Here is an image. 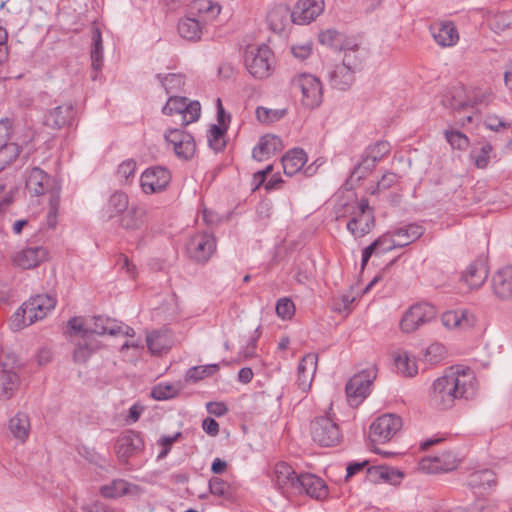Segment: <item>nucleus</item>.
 Returning <instances> with one entry per match:
<instances>
[{
	"instance_id": "obj_23",
	"label": "nucleus",
	"mask_w": 512,
	"mask_h": 512,
	"mask_svg": "<svg viewBox=\"0 0 512 512\" xmlns=\"http://www.w3.org/2000/svg\"><path fill=\"white\" fill-rule=\"evenodd\" d=\"M275 482L279 489L283 491L292 489L296 491L300 480V474L297 475L294 469L286 462H278L274 468Z\"/></svg>"
},
{
	"instance_id": "obj_24",
	"label": "nucleus",
	"mask_w": 512,
	"mask_h": 512,
	"mask_svg": "<svg viewBox=\"0 0 512 512\" xmlns=\"http://www.w3.org/2000/svg\"><path fill=\"white\" fill-rule=\"evenodd\" d=\"M488 277V268L485 261L477 259L472 262L462 275V280L471 289L480 288Z\"/></svg>"
},
{
	"instance_id": "obj_11",
	"label": "nucleus",
	"mask_w": 512,
	"mask_h": 512,
	"mask_svg": "<svg viewBox=\"0 0 512 512\" xmlns=\"http://www.w3.org/2000/svg\"><path fill=\"white\" fill-rule=\"evenodd\" d=\"M144 439L140 432L126 430L116 441L115 451L120 462L127 464L129 458L140 454L144 450Z\"/></svg>"
},
{
	"instance_id": "obj_26",
	"label": "nucleus",
	"mask_w": 512,
	"mask_h": 512,
	"mask_svg": "<svg viewBox=\"0 0 512 512\" xmlns=\"http://www.w3.org/2000/svg\"><path fill=\"white\" fill-rule=\"evenodd\" d=\"M146 210L141 206H131L119 216V226L127 231L138 230L145 221Z\"/></svg>"
},
{
	"instance_id": "obj_19",
	"label": "nucleus",
	"mask_w": 512,
	"mask_h": 512,
	"mask_svg": "<svg viewBox=\"0 0 512 512\" xmlns=\"http://www.w3.org/2000/svg\"><path fill=\"white\" fill-rule=\"evenodd\" d=\"M494 294L502 300L512 298V265L500 268L492 277Z\"/></svg>"
},
{
	"instance_id": "obj_54",
	"label": "nucleus",
	"mask_w": 512,
	"mask_h": 512,
	"mask_svg": "<svg viewBox=\"0 0 512 512\" xmlns=\"http://www.w3.org/2000/svg\"><path fill=\"white\" fill-rule=\"evenodd\" d=\"M375 166L376 162L364 153L361 161L354 167L350 177L357 181L365 179L373 171Z\"/></svg>"
},
{
	"instance_id": "obj_10",
	"label": "nucleus",
	"mask_w": 512,
	"mask_h": 512,
	"mask_svg": "<svg viewBox=\"0 0 512 512\" xmlns=\"http://www.w3.org/2000/svg\"><path fill=\"white\" fill-rule=\"evenodd\" d=\"M375 225L374 211L369 206L367 199H361L357 204V210L353 211L351 219L347 223V230L357 238L368 234Z\"/></svg>"
},
{
	"instance_id": "obj_2",
	"label": "nucleus",
	"mask_w": 512,
	"mask_h": 512,
	"mask_svg": "<svg viewBox=\"0 0 512 512\" xmlns=\"http://www.w3.org/2000/svg\"><path fill=\"white\" fill-rule=\"evenodd\" d=\"M25 188L32 197L49 195L45 224L47 228L55 229L61 204V182L40 167H33L26 172Z\"/></svg>"
},
{
	"instance_id": "obj_17",
	"label": "nucleus",
	"mask_w": 512,
	"mask_h": 512,
	"mask_svg": "<svg viewBox=\"0 0 512 512\" xmlns=\"http://www.w3.org/2000/svg\"><path fill=\"white\" fill-rule=\"evenodd\" d=\"M295 492L305 493L318 500L324 499L328 495V489L325 482L321 478L310 473L300 474V480Z\"/></svg>"
},
{
	"instance_id": "obj_42",
	"label": "nucleus",
	"mask_w": 512,
	"mask_h": 512,
	"mask_svg": "<svg viewBox=\"0 0 512 512\" xmlns=\"http://www.w3.org/2000/svg\"><path fill=\"white\" fill-rule=\"evenodd\" d=\"M19 376L12 370H0V397L9 399L19 387Z\"/></svg>"
},
{
	"instance_id": "obj_63",
	"label": "nucleus",
	"mask_w": 512,
	"mask_h": 512,
	"mask_svg": "<svg viewBox=\"0 0 512 512\" xmlns=\"http://www.w3.org/2000/svg\"><path fill=\"white\" fill-rule=\"evenodd\" d=\"M376 240H383V243L379 244L376 254H384L395 248H400L397 245V240L393 238L392 234L386 233L377 238Z\"/></svg>"
},
{
	"instance_id": "obj_6",
	"label": "nucleus",
	"mask_w": 512,
	"mask_h": 512,
	"mask_svg": "<svg viewBox=\"0 0 512 512\" xmlns=\"http://www.w3.org/2000/svg\"><path fill=\"white\" fill-rule=\"evenodd\" d=\"M436 315L437 309L434 305L418 302L405 311L400 321V329L404 333H413L435 319Z\"/></svg>"
},
{
	"instance_id": "obj_40",
	"label": "nucleus",
	"mask_w": 512,
	"mask_h": 512,
	"mask_svg": "<svg viewBox=\"0 0 512 512\" xmlns=\"http://www.w3.org/2000/svg\"><path fill=\"white\" fill-rule=\"evenodd\" d=\"M9 430L14 438L24 442L30 431V420L26 413L18 412L9 421Z\"/></svg>"
},
{
	"instance_id": "obj_5",
	"label": "nucleus",
	"mask_w": 512,
	"mask_h": 512,
	"mask_svg": "<svg viewBox=\"0 0 512 512\" xmlns=\"http://www.w3.org/2000/svg\"><path fill=\"white\" fill-rule=\"evenodd\" d=\"M292 88L302 94V104L310 109L322 103L323 88L319 78L309 73H301L293 77Z\"/></svg>"
},
{
	"instance_id": "obj_28",
	"label": "nucleus",
	"mask_w": 512,
	"mask_h": 512,
	"mask_svg": "<svg viewBox=\"0 0 512 512\" xmlns=\"http://www.w3.org/2000/svg\"><path fill=\"white\" fill-rule=\"evenodd\" d=\"M117 320L104 318L102 316H94L88 320V334L90 339H95L94 335H110L115 336L118 333Z\"/></svg>"
},
{
	"instance_id": "obj_55",
	"label": "nucleus",
	"mask_w": 512,
	"mask_h": 512,
	"mask_svg": "<svg viewBox=\"0 0 512 512\" xmlns=\"http://www.w3.org/2000/svg\"><path fill=\"white\" fill-rule=\"evenodd\" d=\"M44 125L52 129H61L64 125V116L62 112V106L58 105L53 109H50L43 121Z\"/></svg>"
},
{
	"instance_id": "obj_64",
	"label": "nucleus",
	"mask_w": 512,
	"mask_h": 512,
	"mask_svg": "<svg viewBox=\"0 0 512 512\" xmlns=\"http://www.w3.org/2000/svg\"><path fill=\"white\" fill-rule=\"evenodd\" d=\"M136 170V162L134 160L128 159L123 161L117 170V174L119 177L125 179L126 181L132 177Z\"/></svg>"
},
{
	"instance_id": "obj_27",
	"label": "nucleus",
	"mask_w": 512,
	"mask_h": 512,
	"mask_svg": "<svg viewBox=\"0 0 512 512\" xmlns=\"http://www.w3.org/2000/svg\"><path fill=\"white\" fill-rule=\"evenodd\" d=\"M434 40L442 47H451L457 44L459 34L452 22L441 23L432 27Z\"/></svg>"
},
{
	"instance_id": "obj_13",
	"label": "nucleus",
	"mask_w": 512,
	"mask_h": 512,
	"mask_svg": "<svg viewBox=\"0 0 512 512\" xmlns=\"http://www.w3.org/2000/svg\"><path fill=\"white\" fill-rule=\"evenodd\" d=\"M375 371H362L354 375L346 384V395L351 406H358L369 394L370 386L375 378Z\"/></svg>"
},
{
	"instance_id": "obj_39",
	"label": "nucleus",
	"mask_w": 512,
	"mask_h": 512,
	"mask_svg": "<svg viewBox=\"0 0 512 512\" xmlns=\"http://www.w3.org/2000/svg\"><path fill=\"white\" fill-rule=\"evenodd\" d=\"M291 12L286 5H276L271 8L267 14L270 28L275 32H281L289 18L291 19Z\"/></svg>"
},
{
	"instance_id": "obj_30",
	"label": "nucleus",
	"mask_w": 512,
	"mask_h": 512,
	"mask_svg": "<svg viewBox=\"0 0 512 512\" xmlns=\"http://www.w3.org/2000/svg\"><path fill=\"white\" fill-rule=\"evenodd\" d=\"M307 161V155L303 149L294 148L282 157L283 171L287 176L298 173Z\"/></svg>"
},
{
	"instance_id": "obj_50",
	"label": "nucleus",
	"mask_w": 512,
	"mask_h": 512,
	"mask_svg": "<svg viewBox=\"0 0 512 512\" xmlns=\"http://www.w3.org/2000/svg\"><path fill=\"white\" fill-rule=\"evenodd\" d=\"M156 77L160 81L167 94L177 92L183 87L185 83L184 76L182 74L170 73L165 76L157 74Z\"/></svg>"
},
{
	"instance_id": "obj_20",
	"label": "nucleus",
	"mask_w": 512,
	"mask_h": 512,
	"mask_svg": "<svg viewBox=\"0 0 512 512\" xmlns=\"http://www.w3.org/2000/svg\"><path fill=\"white\" fill-rule=\"evenodd\" d=\"M318 363V355L309 353L305 355L298 365L297 385L306 392L310 389Z\"/></svg>"
},
{
	"instance_id": "obj_31",
	"label": "nucleus",
	"mask_w": 512,
	"mask_h": 512,
	"mask_svg": "<svg viewBox=\"0 0 512 512\" xmlns=\"http://www.w3.org/2000/svg\"><path fill=\"white\" fill-rule=\"evenodd\" d=\"M281 147V139L276 135L263 136L258 145L254 147L252 156L257 161H263L275 154Z\"/></svg>"
},
{
	"instance_id": "obj_36",
	"label": "nucleus",
	"mask_w": 512,
	"mask_h": 512,
	"mask_svg": "<svg viewBox=\"0 0 512 512\" xmlns=\"http://www.w3.org/2000/svg\"><path fill=\"white\" fill-rule=\"evenodd\" d=\"M220 10L221 7L210 0H195L191 5V13L196 14L201 22L214 20Z\"/></svg>"
},
{
	"instance_id": "obj_7",
	"label": "nucleus",
	"mask_w": 512,
	"mask_h": 512,
	"mask_svg": "<svg viewBox=\"0 0 512 512\" xmlns=\"http://www.w3.org/2000/svg\"><path fill=\"white\" fill-rule=\"evenodd\" d=\"M310 434L312 440L322 447L335 446L342 439L338 424L328 416H320L312 420Z\"/></svg>"
},
{
	"instance_id": "obj_4",
	"label": "nucleus",
	"mask_w": 512,
	"mask_h": 512,
	"mask_svg": "<svg viewBox=\"0 0 512 512\" xmlns=\"http://www.w3.org/2000/svg\"><path fill=\"white\" fill-rule=\"evenodd\" d=\"M244 62L253 77L258 79L267 78L272 71L273 52L265 44L260 46L250 45L245 51Z\"/></svg>"
},
{
	"instance_id": "obj_33",
	"label": "nucleus",
	"mask_w": 512,
	"mask_h": 512,
	"mask_svg": "<svg viewBox=\"0 0 512 512\" xmlns=\"http://www.w3.org/2000/svg\"><path fill=\"white\" fill-rule=\"evenodd\" d=\"M91 35V65L95 72H99L103 67L104 56H103V41L100 29L93 25Z\"/></svg>"
},
{
	"instance_id": "obj_9",
	"label": "nucleus",
	"mask_w": 512,
	"mask_h": 512,
	"mask_svg": "<svg viewBox=\"0 0 512 512\" xmlns=\"http://www.w3.org/2000/svg\"><path fill=\"white\" fill-rule=\"evenodd\" d=\"M402 428V419L395 414H384L370 425L369 438L372 443L390 441Z\"/></svg>"
},
{
	"instance_id": "obj_25",
	"label": "nucleus",
	"mask_w": 512,
	"mask_h": 512,
	"mask_svg": "<svg viewBox=\"0 0 512 512\" xmlns=\"http://www.w3.org/2000/svg\"><path fill=\"white\" fill-rule=\"evenodd\" d=\"M164 138L170 145L179 141L183 142L182 145H184L185 151H181L180 154L184 155L185 160L192 158L194 155L196 150L195 140L188 132L177 128H170L166 130Z\"/></svg>"
},
{
	"instance_id": "obj_58",
	"label": "nucleus",
	"mask_w": 512,
	"mask_h": 512,
	"mask_svg": "<svg viewBox=\"0 0 512 512\" xmlns=\"http://www.w3.org/2000/svg\"><path fill=\"white\" fill-rule=\"evenodd\" d=\"M492 150V145L486 143L482 145L478 152H471V157L474 159V163L477 168L484 169L487 167L490 160V153L492 152Z\"/></svg>"
},
{
	"instance_id": "obj_29",
	"label": "nucleus",
	"mask_w": 512,
	"mask_h": 512,
	"mask_svg": "<svg viewBox=\"0 0 512 512\" xmlns=\"http://www.w3.org/2000/svg\"><path fill=\"white\" fill-rule=\"evenodd\" d=\"M319 42L322 45L328 46L334 50L342 51L345 47H352L354 39L349 38L341 32L334 29H327L322 31L318 36Z\"/></svg>"
},
{
	"instance_id": "obj_62",
	"label": "nucleus",
	"mask_w": 512,
	"mask_h": 512,
	"mask_svg": "<svg viewBox=\"0 0 512 512\" xmlns=\"http://www.w3.org/2000/svg\"><path fill=\"white\" fill-rule=\"evenodd\" d=\"M484 125L487 129L494 131V132L500 131L501 128L507 129L510 126V124L508 122L502 120L495 114L486 115L485 120H484Z\"/></svg>"
},
{
	"instance_id": "obj_48",
	"label": "nucleus",
	"mask_w": 512,
	"mask_h": 512,
	"mask_svg": "<svg viewBox=\"0 0 512 512\" xmlns=\"http://www.w3.org/2000/svg\"><path fill=\"white\" fill-rule=\"evenodd\" d=\"M394 362L398 371L405 376L412 377L418 372L415 359L410 358L406 352L398 354L394 358Z\"/></svg>"
},
{
	"instance_id": "obj_46",
	"label": "nucleus",
	"mask_w": 512,
	"mask_h": 512,
	"mask_svg": "<svg viewBox=\"0 0 512 512\" xmlns=\"http://www.w3.org/2000/svg\"><path fill=\"white\" fill-rule=\"evenodd\" d=\"M287 113L285 108L271 109L263 106L256 108L255 114L259 122L263 124H272L282 119Z\"/></svg>"
},
{
	"instance_id": "obj_34",
	"label": "nucleus",
	"mask_w": 512,
	"mask_h": 512,
	"mask_svg": "<svg viewBox=\"0 0 512 512\" xmlns=\"http://www.w3.org/2000/svg\"><path fill=\"white\" fill-rule=\"evenodd\" d=\"M69 341L74 345L72 354L74 361L77 363L85 362L99 348L95 339L82 338Z\"/></svg>"
},
{
	"instance_id": "obj_47",
	"label": "nucleus",
	"mask_w": 512,
	"mask_h": 512,
	"mask_svg": "<svg viewBox=\"0 0 512 512\" xmlns=\"http://www.w3.org/2000/svg\"><path fill=\"white\" fill-rule=\"evenodd\" d=\"M227 127L213 124L208 132V144L215 152H221L226 147L225 133Z\"/></svg>"
},
{
	"instance_id": "obj_59",
	"label": "nucleus",
	"mask_w": 512,
	"mask_h": 512,
	"mask_svg": "<svg viewBox=\"0 0 512 512\" xmlns=\"http://www.w3.org/2000/svg\"><path fill=\"white\" fill-rule=\"evenodd\" d=\"M390 151V144L386 141H378L367 148L365 153L376 163L381 160Z\"/></svg>"
},
{
	"instance_id": "obj_61",
	"label": "nucleus",
	"mask_w": 512,
	"mask_h": 512,
	"mask_svg": "<svg viewBox=\"0 0 512 512\" xmlns=\"http://www.w3.org/2000/svg\"><path fill=\"white\" fill-rule=\"evenodd\" d=\"M177 394V389L173 385L159 384L152 390V396L156 400H167L173 398Z\"/></svg>"
},
{
	"instance_id": "obj_41",
	"label": "nucleus",
	"mask_w": 512,
	"mask_h": 512,
	"mask_svg": "<svg viewBox=\"0 0 512 512\" xmlns=\"http://www.w3.org/2000/svg\"><path fill=\"white\" fill-rule=\"evenodd\" d=\"M131 487L137 488V486L131 485L124 479H114L110 483L101 486L100 494L104 498L114 499L130 493Z\"/></svg>"
},
{
	"instance_id": "obj_56",
	"label": "nucleus",
	"mask_w": 512,
	"mask_h": 512,
	"mask_svg": "<svg viewBox=\"0 0 512 512\" xmlns=\"http://www.w3.org/2000/svg\"><path fill=\"white\" fill-rule=\"evenodd\" d=\"M445 139L454 148L459 150H465L469 146L468 137L457 130H446L444 132Z\"/></svg>"
},
{
	"instance_id": "obj_35",
	"label": "nucleus",
	"mask_w": 512,
	"mask_h": 512,
	"mask_svg": "<svg viewBox=\"0 0 512 512\" xmlns=\"http://www.w3.org/2000/svg\"><path fill=\"white\" fill-rule=\"evenodd\" d=\"M424 228L418 224H409L403 227L396 229L392 236L397 240V245L399 247H405L417 239H419L423 233Z\"/></svg>"
},
{
	"instance_id": "obj_43",
	"label": "nucleus",
	"mask_w": 512,
	"mask_h": 512,
	"mask_svg": "<svg viewBox=\"0 0 512 512\" xmlns=\"http://www.w3.org/2000/svg\"><path fill=\"white\" fill-rule=\"evenodd\" d=\"M147 347L153 354H160L170 347L168 335L162 331H153L146 337Z\"/></svg>"
},
{
	"instance_id": "obj_16",
	"label": "nucleus",
	"mask_w": 512,
	"mask_h": 512,
	"mask_svg": "<svg viewBox=\"0 0 512 512\" xmlns=\"http://www.w3.org/2000/svg\"><path fill=\"white\" fill-rule=\"evenodd\" d=\"M324 69L332 88L342 91L347 90L355 80V71L342 63L327 64Z\"/></svg>"
},
{
	"instance_id": "obj_18",
	"label": "nucleus",
	"mask_w": 512,
	"mask_h": 512,
	"mask_svg": "<svg viewBox=\"0 0 512 512\" xmlns=\"http://www.w3.org/2000/svg\"><path fill=\"white\" fill-rule=\"evenodd\" d=\"M12 127L13 122L10 118L0 119V153L10 162L15 161L20 153L19 146L10 141Z\"/></svg>"
},
{
	"instance_id": "obj_32",
	"label": "nucleus",
	"mask_w": 512,
	"mask_h": 512,
	"mask_svg": "<svg viewBox=\"0 0 512 512\" xmlns=\"http://www.w3.org/2000/svg\"><path fill=\"white\" fill-rule=\"evenodd\" d=\"M128 208V196L124 192L116 191L108 199V202L104 209L103 217H106L107 219H112L114 217L120 216Z\"/></svg>"
},
{
	"instance_id": "obj_12",
	"label": "nucleus",
	"mask_w": 512,
	"mask_h": 512,
	"mask_svg": "<svg viewBox=\"0 0 512 512\" xmlns=\"http://www.w3.org/2000/svg\"><path fill=\"white\" fill-rule=\"evenodd\" d=\"M186 250L192 260L205 263L216 250V240L212 234L197 233L189 239Z\"/></svg>"
},
{
	"instance_id": "obj_15",
	"label": "nucleus",
	"mask_w": 512,
	"mask_h": 512,
	"mask_svg": "<svg viewBox=\"0 0 512 512\" xmlns=\"http://www.w3.org/2000/svg\"><path fill=\"white\" fill-rule=\"evenodd\" d=\"M324 0H299L291 12V20L299 25L309 24L324 10Z\"/></svg>"
},
{
	"instance_id": "obj_60",
	"label": "nucleus",
	"mask_w": 512,
	"mask_h": 512,
	"mask_svg": "<svg viewBox=\"0 0 512 512\" xmlns=\"http://www.w3.org/2000/svg\"><path fill=\"white\" fill-rule=\"evenodd\" d=\"M276 313L282 319H290L295 313V306L289 298H281L276 303Z\"/></svg>"
},
{
	"instance_id": "obj_8",
	"label": "nucleus",
	"mask_w": 512,
	"mask_h": 512,
	"mask_svg": "<svg viewBox=\"0 0 512 512\" xmlns=\"http://www.w3.org/2000/svg\"><path fill=\"white\" fill-rule=\"evenodd\" d=\"M200 103L198 101H190L186 97L171 96L162 112L166 115L177 114L180 117L181 125L187 126L197 121L200 117Z\"/></svg>"
},
{
	"instance_id": "obj_49",
	"label": "nucleus",
	"mask_w": 512,
	"mask_h": 512,
	"mask_svg": "<svg viewBox=\"0 0 512 512\" xmlns=\"http://www.w3.org/2000/svg\"><path fill=\"white\" fill-rule=\"evenodd\" d=\"M495 483V475L491 470L475 471L469 475L468 484L473 488L490 487Z\"/></svg>"
},
{
	"instance_id": "obj_14",
	"label": "nucleus",
	"mask_w": 512,
	"mask_h": 512,
	"mask_svg": "<svg viewBox=\"0 0 512 512\" xmlns=\"http://www.w3.org/2000/svg\"><path fill=\"white\" fill-rule=\"evenodd\" d=\"M170 178V172L164 167L148 168L141 175V188L146 194L159 192L166 188Z\"/></svg>"
},
{
	"instance_id": "obj_52",
	"label": "nucleus",
	"mask_w": 512,
	"mask_h": 512,
	"mask_svg": "<svg viewBox=\"0 0 512 512\" xmlns=\"http://www.w3.org/2000/svg\"><path fill=\"white\" fill-rule=\"evenodd\" d=\"M342 51L344 52V56L341 63L355 72L360 69L363 59L359 53L358 44L354 41V45L352 47H345Z\"/></svg>"
},
{
	"instance_id": "obj_3",
	"label": "nucleus",
	"mask_w": 512,
	"mask_h": 512,
	"mask_svg": "<svg viewBox=\"0 0 512 512\" xmlns=\"http://www.w3.org/2000/svg\"><path fill=\"white\" fill-rule=\"evenodd\" d=\"M56 299L48 294H39L24 302L12 315L9 325L13 331H20L42 320L55 308Z\"/></svg>"
},
{
	"instance_id": "obj_44",
	"label": "nucleus",
	"mask_w": 512,
	"mask_h": 512,
	"mask_svg": "<svg viewBox=\"0 0 512 512\" xmlns=\"http://www.w3.org/2000/svg\"><path fill=\"white\" fill-rule=\"evenodd\" d=\"M487 22L495 33H501L512 25V12L489 13Z\"/></svg>"
},
{
	"instance_id": "obj_53",
	"label": "nucleus",
	"mask_w": 512,
	"mask_h": 512,
	"mask_svg": "<svg viewBox=\"0 0 512 512\" xmlns=\"http://www.w3.org/2000/svg\"><path fill=\"white\" fill-rule=\"evenodd\" d=\"M219 370L218 364L193 366L187 370L186 377L193 382L200 381L206 377L212 376Z\"/></svg>"
},
{
	"instance_id": "obj_21",
	"label": "nucleus",
	"mask_w": 512,
	"mask_h": 512,
	"mask_svg": "<svg viewBox=\"0 0 512 512\" xmlns=\"http://www.w3.org/2000/svg\"><path fill=\"white\" fill-rule=\"evenodd\" d=\"M46 256L47 251L41 246L27 247L14 255L13 264L23 269H31L38 266Z\"/></svg>"
},
{
	"instance_id": "obj_37",
	"label": "nucleus",
	"mask_w": 512,
	"mask_h": 512,
	"mask_svg": "<svg viewBox=\"0 0 512 512\" xmlns=\"http://www.w3.org/2000/svg\"><path fill=\"white\" fill-rule=\"evenodd\" d=\"M368 479L370 482L377 483L379 481L396 484L403 477V473L387 466H374L367 469Z\"/></svg>"
},
{
	"instance_id": "obj_22",
	"label": "nucleus",
	"mask_w": 512,
	"mask_h": 512,
	"mask_svg": "<svg viewBox=\"0 0 512 512\" xmlns=\"http://www.w3.org/2000/svg\"><path fill=\"white\" fill-rule=\"evenodd\" d=\"M441 322L448 329L466 330L475 325L476 318L467 310H451L443 313Z\"/></svg>"
},
{
	"instance_id": "obj_57",
	"label": "nucleus",
	"mask_w": 512,
	"mask_h": 512,
	"mask_svg": "<svg viewBox=\"0 0 512 512\" xmlns=\"http://www.w3.org/2000/svg\"><path fill=\"white\" fill-rule=\"evenodd\" d=\"M209 490L213 495L228 498L231 495L230 484L219 477L209 480Z\"/></svg>"
},
{
	"instance_id": "obj_45",
	"label": "nucleus",
	"mask_w": 512,
	"mask_h": 512,
	"mask_svg": "<svg viewBox=\"0 0 512 512\" xmlns=\"http://www.w3.org/2000/svg\"><path fill=\"white\" fill-rule=\"evenodd\" d=\"M66 335L69 340L89 338L88 334V321L82 317L71 318L66 325Z\"/></svg>"
},
{
	"instance_id": "obj_1",
	"label": "nucleus",
	"mask_w": 512,
	"mask_h": 512,
	"mask_svg": "<svg viewBox=\"0 0 512 512\" xmlns=\"http://www.w3.org/2000/svg\"><path fill=\"white\" fill-rule=\"evenodd\" d=\"M476 390L477 381L471 369L451 368L434 381L431 402L440 409H447L453 406L456 399L472 398Z\"/></svg>"
},
{
	"instance_id": "obj_38",
	"label": "nucleus",
	"mask_w": 512,
	"mask_h": 512,
	"mask_svg": "<svg viewBox=\"0 0 512 512\" xmlns=\"http://www.w3.org/2000/svg\"><path fill=\"white\" fill-rule=\"evenodd\" d=\"M178 32L182 38L189 41L199 40L202 34V22L197 18H182L178 23Z\"/></svg>"
},
{
	"instance_id": "obj_51",
	"label": "nucleus",
	"mask_w": 512,
	"mask_h": 512,
	"mask_svg": "<svg viewBox=\"0 0 512 512\" xmlns=\"http://www.w3.org/2000/svg\"><path fill=\"white\" fill-rule=\"evenodd\" d=\"M450 458V454H444L439 457L434 458H425L420 461V468L423 471H426L427 473H437L439 471H448L452 468H454V465H442V463H445L443 458Z\"/></svg>"
}]
</instances>
